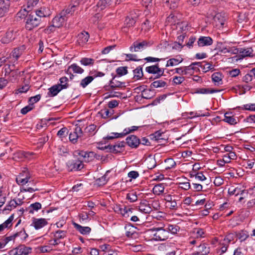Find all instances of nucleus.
I'll list each match as a JSON object with an SVG mask.
<instances>
[{
	"label": "nucleus",
	"instance_id": "25",
	"mask_svg": "<svg viewBox=\"0 0 255 255\" xmlns=\"http://www.w3.org/2000/svg\"><path fill=\"white\" fill-rule=\"evenodd\" d=\"M66 20V18L64 17H62V14L60 13L59 15L55 16L53 19L52 23H53L54 26L60 27L62 25L63 23Z\"/></svg>",
	"mask_w": 255,
	"mask_h": 255
},
{
	"label": "nucleus",
	"instance_id": "35",
	"mask_svg": "<svg viewBox=\"0 0 255 255\" xmlns=\"http://www.w3.org/2000/svg\"><path fill=\"white\" fill-rule=\"evenodd\" d=\"M125 84L124 82H122L116 80L115 77H114L110 81V86L111 88L114 89L116 88L125 87Z\"/></svg>",
	"mask_w": 255,
	"mask_h": 255
},
{
	"label": "nucleus",
	"instance_id": "17",
	"mask_svg": "<svg viewBox=\"0 0 255 255\" xmlns=\"http://www.w3.org/2000/svg\"><path fill=\"white\" fill-rule=\"evenodd\" d=\"M210 253V248L205 244L200 245L198 250L193 253V255H207Z\"/></svg>",
	"mask_w": 255,
	"mask_h": 255
},
{
	"label": "nucleus",
	"instance_id": "20",
	"mask_svg": "<svg viewBox=\"0 0 255 255\" xmlns=\"http://www.w3.org/2000/svg\"><path fill=\"white\" fill-rule=\"evenodd\" d=\"M89 38V34L87 32L83 31L78 34L77 42L79 45H83L87 43Z\"/></svg>",
	"mask_w": 255,
	"mask_h": 255
},
{
	"label": "nucleus",
	"instance_id": "53",
	"mask_svg": "<svg viewBox=\"0 0 255 255\" xmlns=\"http://www.w3.org/2000/svg\"><path fill=\"white\" fill-rule=\"evenodd\" d=\"M38 2L39 0H27V8L28 9L27 11H30Z\"/></svg>",
	"mask_w": 255,
	"mask_h": 255
},
{
	"label": "nucleus",
	"instance_id": "18",
	"mask_svg": "<svg viewBox=\"0 0 255 255\" xmlns=\"http://www.w3.org/2000/svg\"><path fill=\"white\" fill-rule=\"evenodd\" d=\"M139 211L144 214H149L152 211V208L148 202L144 200L141 202L138 206Z\"/></svg>",
	"mask_w": 255,
	"mask_h": 255
},
{
	"label": "nucleus",
	"instance_id": "16",
	"mask_svg": "<svg viewBox=\"0 0 255 255\" xmlns=\"http://www.w3.org/2000/svg\"><path fill=\"white\" fill-rule=\"evenodd\" d=\"M34 14L36 15L37 17H39L41 19L42 17H46L50 16L51 15V11L48 8L42 7L36 10Z\"/></svg>",
	"mask_w": 255,
	"mask_h": 255
},
{
	"label": "nucleus",
	"instance_id": "10",
	"mask_svg": "<svg viewBox=\"0 0 255 255\" xmlns=\"http://www.w3.org/2000/svg\"><path fill=\"white\" fill-rule=\"evenodd\" d=\"M75 153L82 158V162H88L94 159L95 153L92 151L88 152L83 150H77Z\"/></svg>",
	"mask_w": 255,
	"mask_h": 255
},
{
	"label": "nucleus",
	"instance_id": "58",
	"mask_svg": "<svg viewBox=\"0 0 255 255\" xmlns=\"http://www.w3.org/2000/svg\"><path fill=\"white\" fill-rule=\"evenodd\" d=\"M139 127H137V126H132L129 128H125L124 129V131L123 132L124 136L130 132H131L135 130H136Z\"/></svg>",
	"mask_w": 255,
	"mask_h": 255
},
{
	"label": "nucleus",
	"instance_id": "6",
	"mask_svg": "<svg viewBox=\"0 0 255 255\" xmlns=\"http://www.w3.org/2000/svg\"><path fill=\"white\" fill-rule=\"evenodd\" d=\"M31 251V248L24 245H20L14 249L11 250L10 254L12 255H28Z\"/></svg>",
	"mask_w": 255,
	"mask_h": 255
},
{
	"label": "nucleus",
	"instance_id": "21",
	"mask_svg": "<svg viewBox=\"0 0 255 255\" xmlns=\"http://www.w3.org/2000/svg\"><path fill=\"white\" fill-rule=\"evenodd\" d=\"M75 8L76 6L75 5H69L68 7L61 12L60 13L62 14V17H64L66 19V18L72 15L75 10Z\"/></svg>",
	"mask_w": 255,
	"mask_h": 255
},
{
	"label": "nucleus",
	"instance_id": "22",
	"mask_svg": "<svg viewBox=\"0 0 255 255\" xmlns=\"http://www.w3.org/2000/svg\"><path fill=\"white\" fill-rule=\"evenodd\" d=\"M223 121L231 125H235L238 123L237 119L234 117L231 113H226Z\"/></svg>",
	"mask_w": 255,
	"mask_h": 255
},
{
	"label": "nucleus",
	"instance_id": "63",
	"mask_svg": "<svg viewBox=\"0 0 255 255\" xmlns=\"http://www.w3.org/2000/svg\"><path fill=\"white\" fill-rule=\"evenodd\" d=\"M184 75H191L193 74V72L192 71V66H184Z\"/></svg>",
	"mask_w": 255,
	"mask_h": 255
},
{
	"label": "nucleus",
	"instance_id": "29",
	"mask_svg": "<svg viewBox=\"0 0 255 255\" xmlns=\"http://www.w3.org/2000/svg\"><path fill=\"white\" fill-rule=\"evenodd\" d=\"M41 204L39 202L31 204L26 208V211L30 214H33L35 211H37L41 208Z\"/></svg>",
	"mask_w": 255,
	"mask_h": 255
},
{
	"label": "nucleus",
	"instance_id": "1",
	"mask_svg": "<svg viewBox=\"0 0 255 255\" xmlns=\"http://www.w3.org/2000/svg\"><path fill=\"white\" fill-rule=\"evenodd\" d=\"M23 12L24 13L23 15H25L24 20L25 23V27L26 30H31L40 25L41 23L40 18L37 17L36 15L32 12L29 13L28 11L26 10L25 9H24Z\"/></svg>",
	"mask_w": 255,
	"mask_h": 255
},
{
	"label": "nucleus",
	"instance_id": "48",
	"mask_svg": "<svg viewBox=\"0 0 255 255\" xmlns=\"http://www.w3.org/2000/svg\"><path fill=\"white\" fill-rule=\"evenodd\" d=\"M66 231H62V230H58L55 232L54 236L55 239L57 240H60L64 239L66 237Z\"/></svg>",
	"mask_w": 255,
	"mask_h": 255
},
{
	"label": "nucleus",
	"instance_id": "44",
	"mask_svg": "<svg viewBox=\"0 0 255 255\" xmlns=\"http://www.w3.org/2000/svg\"><path fill=\"white\" fill-rule=\"evenodd\" d=\"M95 60L92 58H82L80 60V63L82 65L84 66L93 65L94 63Z\"/></svg>",
	"mask_w": 255,
	"mask_h": 255
},
{
	"label": "nucleus",
	"instance_id": "41",
	"mask_svg": "<svg viewBox=\"0 0 255 255\" xmlns=\"http://www.w3.org/2000/svg\"><path fill=\"white\" fill-rule=\"evenodd\" d=\"M94 80V77L89 76L83 79L80 82V85L83 88L90 84Z\"/></svg>",
	"mask_w": 255,
	"mask_h": 255
},
{
	"label": "nucleus",
	"instance_id": "31",
	"mask_svg": "<svg viewBox=\"0 0 255 255\" xmlns=\"http://www.w3.org/2000/svg\"><path fill=\"white\" fill-rule=\"evenodd\" d=\"M236 236L241 242H244L249 237V235L246 231H241L239 232H236Z\"/></svg>",
	"mask_w": 255,
	"mask_h": 255
},
{
	"label": "nucleus",
	"instance_id": "38",
	"mask_svg": "<svg viewBox=\"0 0 255 255\" xmlns=\"http://www.w3.org/2000/svg\"><path fill=\"white\" fill-rule=\"evenodd\" d=\"M133 73L134 75L133 78L136 80L141 79L143 76L142 68L140 66L137 67L133 70Z\"/></svg>",
	"mask_w": 255,
	"mask_h": 255
},
{
	"label": "nucleus",
	"instance_id": "27",
	"mask_svg": "<svg viewBox=\"0 0 255 255\" xmlns=\"http://www.w3.org/2000/svg\"><path fill=\"white\" fill-rule=\"evenodd\" d=\"M165 184L164 183H160L157 185H155L152 190L153 193L155 195H160L163 193L164 190L165 189Z\"/></svg>",
	"mask_w": 255,
	"mask_h": 255
},
{
	"label": "nucleus",
	"instance_id": "37",
	"mask_svg": "<svg viewBox=\"0 0 255 255\" xmlns=\"http://www.w3.org/2000/svg\"><path fill=\"white\" fill-rule=\"evenodd\" d=\"M60 84H58L57 85H59L60 89L62 90L63 89H66L68 88L69 86V85L68 83V79L65 77H62L59 79Z\"/></svg>",
	"mask_w": 255,
	"mask_h": 255
},
{
	"label": "nucleus",
	"instance_id": "47",
	"mask_svg": "<svg viewBox=\"0 0 255 255\" xmlns=\"http://www.w3.org/2000/svg\"><path fill=\"white\" fill-rule=\"evenodd\" d=\"M236 233H230L225 237L223 242L229 245L232 241H234L236 237Z\"/></svg>",
	"mask_w": 255,
	"mask_h": 255
},
{
	"label": "nucleus",
	"instance_id": "36",
	"mask_svg": "<svg viewBox=\"0 0 255 255\" xmlns=\"http://www.w3.org/2000/svg\"><path fill=\"white\" fill-rule=\"evenodd\" d=\"M111 1V0H99L97 6L102 10L110 5Z\"/></svg>",
	"mask_w": 255,
	"mask_h": 255
},
{
	"label": "nucleus",
	"instance_id": "45",
	"mask_svg": "<svg viewBox=\"0 0 255 255\" xmlns=\"http://www.w3.org/2000/svg\"><path fill=\"white\" fill-rule=\"evenodd\" d=\"M14 235L15 238L20 237L23 241H25L28 237V235L26 234L24 229H21L19 232L15 233Z\"/></svg>",
	"mask_w": 255,
	"mask_h": 255
},
{
	"label": "nucleus",
	"instance_id": "30",
	"mask_svg": "<svg viewBox=\"0 0 255 255\" xmlns=\"http://www.w3.org/2000/svg\"><path fill=\"white\" fill-rule=\"evenodd\" d=\"M70 70L76 74H82L84 72V70L83 68L75 63L72 64L69 66L68 72Z\"/></svg>",
	"mask_w": 255,
	"mask_h": 255
},
{
	"label": "nucleus",
	"instance_id": "19",
	"mask_svg": "<svg viewBox=\"0 0 255 255\" xmlns=\"http://www.w3.org/2000/svg\"><path fill=\"white\" fill-rule=\"evenodd\" d=\"M10 6L8 0H0V15L2 16L7 12Z\"/></svg>",
	"mask_w": 255,
	"mask_h": 255
},
{
	"label": "nucleus",
	"instance_id": "57",
	"mask_svg": "<svg viewBox=\"0 0 255 255\" xmlns=\"http://www.w3.org/2000/svg\"><path fill=\"white\" fill-rule=\"evenodd\" d=\"M23 203V202L21 200H19V203H17V201L15 200L14 199L11 200L8 204H9V206L10 207L15 208L17 206L20 205Z\"/></svg>",
	"mask_w": 255,
	"mask_h": 255
},
{
	"label": "nucleus",
	"instance_id": "62",
	"mask_svg": "<svg viewBox=\"0 0 255 255\" xmlns=\"http://www.w3.org/2000/svg\"><path fill=\"white\" fill-rule=\"evenodd\" d=\"M13 219V217L12 216H11L9 217V218L6 220L3 223L0 225L2 226V229L4 230L5 228H7L9 224H10Z\"/></svg>",
	"mask_w": 255,
	"mask_h": 255
},
{
	"label": "nucleus",
	"instance_id": "15",
	"mask_svg": "<svg viewBox=\"0 0 255 255\" xmlns=\"http://www.w3.org/2000/svg\"><path fill=\"white\" fill-rule=\"evenodd\" d=\"M48 224L46 219L44 218H33L32 225L36 230H39Z\"/></svg>",
	"mask_w": 255,
	"mask_h": 255
},
{
	"label": "nucleus",
	"instance_id": "11",
	"mask_svg": "<svg viewBox=\"0 0 255 255\" xmlns=\"http://www.w3.org/2000/svg\"><path fill=\"white\" fill-rule=\"evenodd\" d=\"M83 135L82 128L79 126H77L74 128L73 132H71L69 134V140L73 143H75L77 141V139Z\"/></svg>",
	"mask_w": 255,
	"mask_h": 255
},
{
	"label": "nucleus",
	"instance_id": "12",
	"mask_svg": "<svg viewBox=\"0 0 255 255\" xmlns=\"http://www.w3.org/2000/svg\"><path fill=\"white\" fill-rule=\"evenodd\" d=\"M126 236L130 238L135 239L138 237V233L136 231V228L131 224L127 225L125 227Z\"/></svg>",
	"mask_w": 255,
	"mask_h": 255
},
{
	"label": "nucleus",
	"instance_id": "39",
	"mask_svg": "<svg viewBox=\"0 0 255 255\" xmlns=\"http://www.w3.org/2000/svg\"><path fill=\"white\" fill-rule=\"evenodd\" d=\"M166 229L169 236L170 233L172 234H176L179 231L180 227L176 225H168L167 227H166Z\"/></svg>",
	"mask_w": 255,
	"mask_h": 255
},
{
	"label": "nucleus",
	"instance_id": "56",
	"mask_svg": "<svg viewBox=\"0 0 255 255\" xmlns=\"http://www.w3.org/2000/svg\"><path fill=\"white\" fill-rule=\"evenodd\" d=\"M202 63V69L205 72H206L210 70L214 69V66L210 63H205L204 62H201Z\"/></svg>",
	"mask_w": 255,
	"mask_h": 255
},
{
	"label": "nucleus",
	"instance_id": "2",
	"mask_svg": "<svg viewBox=\"0 0 255 255\" xmlns=\"http://www.w3.org/2000/svg\"><path fill=\"white\" fill-rule=\"evenodd\" d=\"M162 227H153L151 230L155 233L153 234L156 240L165 241L169 238L168 232L164 224H161Z\"/></svg>",
	"mask_w": 255,
	"mask_h": 255
},
{
	"label": "nucleus",
	"instance_id": "13",
	"mask_svg": "<svg viewBox=\"0 0 255 255\" xmlns=\"http://www.w3.org/2000/svg\"><path fill=\"white\" fill-rule=\"evenodd\" d=\"M126 143L131 148H137L140 144V139L134 135H130L126 138Z\"/></svg>",
	"mask_w": 255,
	"mask_h": 255
},
{
	"label": "nucleus",
	"instance_id": "64",
	"mask_svg": "<svg viewBox=\"0 0 255 255\" xmlns=\"http://www.w3.org/2000/svg\"><path fill=\"white\" fill-rule=\"evenodd\" d=\"M179 187L181 189H183L185 190H187L190 188L191 185L189 182H182L179 183Z\"/></svg>",
	"mask_w": 255,
	"mask_h": 255
},
{
	"label": "nucleus",
	"instance_id": "24",
	"mask_svg": "<svg viewBox=\"0 0 255 255\" xmlns=\"http://www.w3.org/2000/svg\"><path fill=\"white\" fill-rule=\"evenodd\" d=\"M62 90L59 85H54L48 89L47 95L49 97H53L56 96Z\"/></svg>",
	"mask_w": 255,
	"mask_h": 255
},
{
	"label": "nucleus",
	"instance_id": "49",
	"mask_svg": "<svg viewBox=\"0 0 255 255\" xmlns=\"http://www.w3.org/2000/svg\"><path fill=\"white\" fill-rule=\"evenodd\" d=\"M238 53L242 54V56L243 57L246 56H250L251 54L252 53L253 50L252 48H247V49H240V50H239Z\"/></svg>",
	"mask_w": 255,
	"mask_h": 255
},
{
	"label": "nucleus",
	"instance_id": "55",
	"mask_svg": "<svg viewBox=\"0 0 255 255\" xmlns=\"http://www.w3.org/2000/svg\"><path fill=\"white\" fill-rule=\"evenodd\" d=\"M124 135L123 132L122 133H118V132H112L110 134V135H108L105 138L107 139H113L115 138H119L123 137Z\"/></svg>",
	"mask_w": 255,
	"mask_h": 255
},
{
	"label": "nucleus",
	"instance_id": "9",
	"mask_svg": "<svg viewBox=\"0 0 255 255\" xmlns=\"http://www.w3.org/2000/svg\"><path fill=\"white\" fill-rule=\"evenodd\" d=\"M125 142L123 141L117 142L114 145H108L105 146L103 148L107 149L111 152L117 153L121 152L124 150Z\"/></svg>",
	"mask_w": 255,
	"mask_h": 255
},
{
	"label": "nucleus",
	"instance_id": "60",
	"mask_svg": "<svg viewBox=\"0 0 255 255\" xmlns=\"http://www.w3.org/2000/svg\"><path fill=\"white\" fill-rule=\"evenodd\" d=\"M184 80L185 78L183 77L175 76L173 79V82L175 85H179L181 84Z\"/></svg>",
	"mask_w": 255,
	"mask_h": 255
},
{
	"label": "nucleus",
	"instance_id": "43",
	"mask_svg": "<svg viewBox=\"0 0 255 255\" xmlns=\"http://www.w3.org/2000/svg\"><path fill=\"white\" fill-rule=\"evenodd\" d=\"M136 16H127L125 20V24L127 27L132 26L135 23Z\"/></svg>",
	"mask_w": 255,
	"mask_h": 255
},
{
	"label": "nucleus",
	"instance_id": "34",
	"mask_svg": "<svg viewBox=\"0 0 255 255\" xmlns=\"http://www.w3.org/2000/svg\"><path fill=\"white\" fill-rule=\"evenodd\" d=\"M166 85L167 83L166 82L161 80H158L152 82L150 84V87L151 88H163L166 86Z\"/></svg>",
	"mask_w": 255,
	"mask_h": 255
},
{
	"label": "nucleus",
	"instance_id": "46",
	"mask_svg": "<svg viewBox=\"0 0 255 255\" xmlns=\"http://www.w3.org/2000/svg\"><path fill=\"white\" fill-rule=\"evenodd\" d=\"M23 175H19L16 178V182L18 184H21L22 185H25L29 181V177L26 176L25 178H22Z\"/></svg>",
	"mask_w": 255,
	"mask_h": 255
},
{
	"label": "nucleus",
	"instance_id": "52",
	"mask_svg": "<svg viewBox=\"0 0 255 255\" xmlns=\"http://www.w3.org/2000/svg\"><path fill=\"white\" fill-rule=\"evenodd\" d=\"M22 54V50L20 48H15L11 54V56L14 58L15 60H17L18 58Z\"/></svg>",
	"mask_w": 255,
	"mask_h": 255
},
{
	"label": "nucleus",
	"instance_id": "61",
	"mask_svg": "<svg viewBox=\"0 0 255 255\" xmlns=\"http://www.w3.org/2000/svg\"><path fill=\"white\" fill-rule=\"evenodd\" d=\"M40 95H37L35 96L31 97L29 100V102L31 103V105L32 106L34 103L38 102L40 100Z\"/></svg>",
	"mask_w": 255,
	"mask_h": 255
},
{
	"label": "nucleus",
	"instance_id": "32",
	"mask_svg": "<svg viewBox=\"0 0 255 255\" xmlns=\"http://www.w3.org/2000/svg\"><path fill=\"white\" fill-rule=\"evenodd\" d=\"M219 90H215L213 89L209 88H199L197 89L195 92V93L201 94H212L214 93H217L219 92Z\"/></svg>",
	"mask_w": 255,
	"mask_h": 255
},
{
	"label": "nucleus",
	"instance_id": "14",
	"mask_svg": "<svg viewBox=\"0 0 255 255\" xmlns=\"http://www.w3.org/2000/svg\"><path fill=\"white\" fill-rule=\"evenodd\" d=\"M213 40L209 36H200L197 41L199 47L210 46L213 44Z\"/></svg>",
	"mask_w": 255,
	"mask_h": 255
},
{
	"label": "nucleus",
	"instance_id": "3",
	"mask_svg": "<svg viewBox=\"0 0 255 255\" xmlns=\"http://www.w3.org/2000/svg\"><path fill=\"white\" fill-rule=\"evenodd\" d=\"M216 48L219 52L224 54L230 53L232 54H236L239 52L238 49L235 47H231L227 45L226 42H218Z\"/></svg>",
	"mask_w": 255,
	"mask_h": 255
},
{
	"label": "nucleus",
	"instance_id": "59",
	"mask_svg": "<svg viewBox=\"0 0 255 255\" xmlns=\"http://www.w3.org/2000/svg\"><path fill=\"white\" fill-rule=\"evenodd\" d=\"M106 178H107L106 175H104V176H103L101 177L98 178L96 180L97 183L99 186H102V185H105L107 183V180Z\"/></svg>",
	"mask_w": 255,
	"mask_h": 255
},
{
	"label": "nucleus",
	"instance_id": "23",
	"mask_svg": "<svg viewBox=\"0 0 255 255\" xmlns=\"http://www.w3.org/2000/svg\"><path fill=\"white\" fill-rule=\"evenodd\" d=\"M73 225L74 228L81 234H89L91 231V229L89 227H83L76 223H73Z\"/></svg>",
	"mask_w": 255,
	"mask_h": 255
},
{
	"label": "nucleus",
	"instance_id": "28",
	"mask_svg": "<svg viewBox=\"0 0 255 255\" xmlns=\"http://www.w3.org/2000/svg\"><path fill=\"white\" fill-rule=\"evenodd\" d=\"M183 59L182 57L173 58L169 59L166 63V67L174 66L177 65L183 61Z\"/></svg>",
	"mask_w": 255,
	"mask_h": 255
},
{
	"label": "nucleus",
	"instance_id": "50",
	"mask_svg": "<svg viewBox=\"0 0 255 255\" xmlns=\"http://www.w3.org/2000/svg\"><path fill=\"white\" fill-rule=\"evenodd\" d=\"M127 199L130 202H134L137 200V196L136 194V192H131L128 193L127 195Z\"/></svg>",
	"mask_w": 255,
	"mask_h": 255
},
{
	"label": "nucleus",
	"instance_id": "40",
	"mask_svg": "<svg viewBox=\"0 0 255 255\" xmlns=\"http://www.w3.org/2000/svg\"><path fill=\"white\" fill-rule=\"evenodd\" d=\"M103 118L106 119L108 118L111 117L114 114V110L112 109H105L101 110L100 112Z\"/></svg>",
	"mask_w": 255,
	"mask_h": 255
},
{
	"label": "nucleus",
	"instance_id": "51",
	"mask_svg": "<svg viewBox=\"0 0 255 255\" xmlns=\"http://www.w3.org/2000/svg\"><path fill=\"white\" fill-rule=\"evenodd\" d=\"M18 75V72L16 70H12V71L8 75V79L14 82L17 78Z\"/></svg>",
	"mask_w": 255,
	"mask_h": 255
},
{
	"label": "nucleus",
	"instance_id": "42",
	"mask_svg": "<svg viewBox=\"0 0 255 255\" xmlns=\"http://www.w3.org/2000/svg\"><path fill=\"white\" fill-rule=\"evenodd\" d=\"M182 116L185 119H192L195 117L204 116V115H200L197 112H191L190 113H184L182 114Z\"/></svg>",
	"mask_w": 255,
	"mask_h": 255
},
{
	"label": "nucleus",
	"instance_id": "8",
	"mask_svg": "<svg viewBox=\"0 0 255 255\" xmlns=\"http://www.w3.org/2000/svg\"><path fill=\"white\" fill-rule=\"evenodd\" d=\"M149 45V42L146 40H143L141 42L135 41L129 47L131 52L140 51Z\"/></svg>",
	"mask_w": 255,
	"mask_h": 255
},
{
	"label": "nucleus",
	"instance_id": "33",
	"mask_svg": "<svg viewBox=\"0 0 255 255\" xmlns=\"http://www.w3.org/2000/svg\"><path fill=\"white\" fill-rule=\"evenodd\" d=\"M222 75L220 72H216L212 74V79L216 85H220L222 83Z\"/></svg>",
	"mask_w": 255,
	"mask_h": 255
},
{
	"label": "nucleus",
	"instance_id": "54",
	"mask_svg": "<svg viewBox=\"0 0 255 255\" xmlns=\"http://www.w3.org/2000/svg\"><path fill=\"white\" fill-rule=\"evenodd\" d=\"M118 75L120 76L125 75L128 73L127 68L126 67H120L116 70Z\"/></svg>",
	"mask_w": 255,
	"mask_h": 255
},
{
	"label": "nucleus",
	"instance_id": "7",
	"mask_svg": "<svg viewBox=\"0 0 255 255\" xmlns=\"http://www.w3.org/2000/svg\"><path fill=\"white\" fill-rule=\"evenodd\" d=\"M67 166L69 171L80 170L84 167L82 161L80 159L71 160L67 162Z\"/></svg>",
	"mask_w": 255,
	"mask_h": 255
},
{
	"label": "nucleus",
	"instance_id": "26",
	"mask_svg": "<svg viewBox=\"0 0 255 255\" xmlns=\"http://www.w3.org/2000/svg\"><path fill=\"white\" fill-rule=\"evenodd\" d=\"M155 95L154 90L153 89H144L141 92V97L145 99H150Z\"/></svg>",
	"mask_w": 255,
	"mask_h": 255
},
{
	"label": "nucleus",
	"instance_id": "4",
	"mask_svg": "<svg viewBox=\"0 0 255 255\" xmlns=\"http://www.w3.org/2000/svg\"><path fill=\"white\" fill-rule=\"evenodd\" d=\"M145 71L149 74L155 75L154 79L159 78L164 74V69L159 68V64L157 63L154 65L146 67Z\"/></svg>",
	"mask_w": 255,
	"mask_h": 255
},
{
	"label": "nucleus",
	"instance_id": "5",
	"mask_svg": "<svg viewBox=\"0 0 255 255\" xmlns=\"http://www.w3.org/2000/svg\"><path fill=\"white\" fill-rule=\"evenodd\" d=\"M17 31L13 28H9L0 41L3 44H8L12 41L17 36Z\"/></svg>",
	"mask_w": 255,
	"mask_h": 255
}]
</instances>
